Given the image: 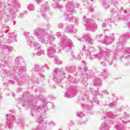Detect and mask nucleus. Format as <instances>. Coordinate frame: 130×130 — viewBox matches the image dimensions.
Listing matches in <instances>:
<instances>
[{"instance_id": "obj_45", "label": "nucleus", "mask_w": 130, "mask_h": 130, "mask_svg": "<svg viewBox=\"0 0 130 130\" xmlns=\"http://www.w3.org/2000/svg\"><path fill=\"white\" fill-rule=\"evenodd\" d=\"M115 128H118V129H120V128H118V127H119V125H118L117 126H115Z\"/></svg>"}, {"instance_id": "obj_2", "label": "nucleus", "mask_w": 130, "mask_h": 130, "mask_svg": "<svg viewBox=\"0 0 130 130\" xmlns=\"http://www.w3.org/2000/svg\"><path fill=\"white\" fill-rule=\"evenodd\" d=\"M83 25L85 26L86 30L88 31H94L97 29V25L94 20L90 19H87L86 16L83 17Z\"/></svg>"}, {"instance_id": "obj_58", "label": "nucleus", "mask_w": 130, "mask_h": 130, "mask_svg": "<svg viewBox=\"0 0 130 130\" xmlns=\"http://www.w3.org/2000/svg\"><path fill=\"white\" fill-rule=\"evenodd\" d=\"M62 72H63V74H64V71H62Z\"/></svg>"}, {"instance_id": "obj_47", "label": "nucleus", "mask_w": 130, "mask_h": 130, "mask_svg": "<svg viewBox=\"0 0 130 130\" xmlns=\"http://www.w3.org/2000/svg\"><path fill=\"white\" fill-rule=\"evenodd\" d=\"M78 124H79V125H82V122H81V121H79L78 122Z\"/></svg>"}, {"instance_id": "obj_49", "label": "nucleus", "mask_w": 130, "mask_h": 130, "mask_svg": "<svg viewBox=\"0 0 130 130\" xmlns=\"http://www.w3.org/2000/svg\"><path fill=\"white\" fill-rule=\"evenodd\" d=\"M124 14H127V10H124Z\"/></svg>"}, {"instance_id": "obj_31", "label": "nucleus", "mask_w": 130, "mask_h": 130, "mask_svg": "<svg viewBox=\"0 0 130 130\" xmlns=\"http://www.w3.org/2000/svg\"><path fill=\"white\" fill-rule=\"evenodd\" d=\"M56 8H57V9H61V5L59 4H56Z\"/></svg>"}, {"instance_id": "obj_43", "label": "nucleus", "mask_w": 130, "mask_h": 130, "mask_svg": "<svg viewBox=\"0 0 130 130\" xmlns=\"http://www.w3.org/2000/svg\"><path fill=\"white\" fill-rule=\"evenodd\" d=\"M40 76L41 78H44L45 77L43 74H40Z\"/></svg>"}, {"instance_id": "obj_22", "label": "nucleus", "mask_w": 130, "mask_h": 130, "mask_svg": "<svg viewBox=\"0 0 130 130\" xmlns=\"http://www.w3.org/2000/svg\"><path fill=\"white\" fill-rule=\"evenodd\" d=\"M27 9L29 10L30 12H32V11H34V10H35V8L33 5L29 4L27 6Z\"/></svg>"}, {"instance_id": "obj_56", "label": "nucleus", "mask_w": 130, "mask_h": 130, "mask_svg": "<svg viewBox=\"0 0 130 130\" xmlns=\"http://www.w3.org/2000/svg\"><path fill=\"white\" fill-rule=\"evenodd\" d=\"M27 11H24V12H23V13H24V14H27Z\"/></svg>"}, {"instance_id": "obj_40", "label": "nucleus", "mask_w": 130, "mask_h": 130, "mask_svg": "<svg viewBox=\"0 0 130 130\" xmlns=\"http://www.w3.org/2000/svg\"><path fill=\"white\" fill-rule=\"evenodd\" d=\"M74 58H75V59H80V56H74Z\"/></svg>"}, {"instance_id": "obj_34", "label": "nucleus", "mask_w": 130, "mask_h": 130, "mask_svg": "<svg viewBox=\"0 0 130 130\" xmlns=\"http://www.w3.org/2000/svg\"><path fill=\"white\" fill-rule=\"evenodd\" d=\"M49 125L50 126H54L55 124H54V123H53V122H51L49 124Z\"/></svg>"}, {"instance_id": "obj_39", "label": "nucleus", "mask_w": 130, "mask_h": 130, "mask_svg": "<svg viewBox=\"0 0 130 130\" xmlns=\"http://www.w3.org/2000/svg\"><path fill=\"white\" fill-rule=\"evenodd\" d=\"M8 50H9V51H12V50H13V47H8Z\"/></svg>"}, {"instance_id": "obj_33", "label": "nucleus", "mask_w": 130, "mask_h": 130, "mask_svg": "<svg viewBox=\"0 0 130 130\" xmlns=\"http://www.w3.org/2000/svg\"><path fill=\"white\" fill-rule=\"evenodd\" d=\"M129 50H130V48H128L127 49H126V53L127 54H129Z\"/></svg>"}, {"instance_id": "obj_64", "label": "nucleus", "mask_w": 130, "mask_h": 130, "mask_svg": "<svg viewBox=\"0 0 130 130\" xmlns=\"http://www.w3.org/2000/svg\"><path fill=\"white\" fill-rule=\"evenodd\" d=\"M97 103H98V104L99 103L98 102V101H97Z\"/></svg>"}, {"instance_id": "obj_63", "label": "nucleus", "mask_w": 130, "mask_h": 130, "mask_svg": "<svg viewBox=\"0 0 130 130\" xmlns=\"http://www.w3.org/2000/svg\"><path fill=\"white\" fill-rule=\"evenodd\" d=\"M71 122L72 123H73V121H71Z\"/></svg>"}, {"instance_id": "obj_36", "label": "nucleus", "mask_w": 130, "mask_h": 130, "mask_svg": "<svg viewBox=\"0 0 130 130\" xmlns=\"http://www.w3.org/2000/svg\"><path fill=\"white\" fill-rule=\"evenodd\" d=\"M75 24L77 25L78 24V23H79V19L76 18L75 19Z\"/></svg>"}, {"instance_id": "obj_29", "label": "nucleus", "mask_w": 130, "mask_h": 130, "mask_svg": "<svg viewBox=\"0 0 130 130\" xmlns=\"http://www.w3.org/2000/svg\"><path fill=\"white\" fill-rule=\"evenodd\" d=\"M107 115H108V116H109V117H114V115L113 114V113H112L111 112L108 113Z\"/></svg>"}, {"instance_id": "obj_62", "label": "nucleus", "mask_w": 130, "mask_h": 130, "mask_svg": "<svg viewBox=\"0 0 130 130\" xmlns=\"http://www.w3.org/2000/svg\"><path fill=\"white\" fill-rule=\"evenodd\" d=\"M82 62H85V61H83Z\"/></svg>"}, {"instance_id": "obj_53", "label": "nucleus", "mask_w": 130, "mask_h": 130, "mask_svg": "<svg viewBox=\"0 0 130 130\" xmlns=\"http://www.w3.org/2000/svg\"><path fill=\"white\" fill-rule=\"evenodd\" d=\"M47 103V100H45V104H46Z\"/></svg>"}, {"instance_id": "obj_48", "label": "nucleus", "mask_w": 130, "mask_h": 130, "mask_svg": "<svg viewBox=\"0 0 130 130\" xmlns=\"http://www.w3.org/2000/svg\"><path fill=\"white\" fill-rule=\"evenodd\" d=\"M82 49L83 50H85L86 49V47L85 46V45H83Z\"/></svg>"}, {"instance_id": "obj_4", "label": "nucleus", "mask_w": 130, "mask_h": 130, "mask_svg": "<svg viewBox=\"0 0 130 130\" xmlns=\"http://www.w3.org/2000/svg\"><path fill=\"white\" fill-rule=\"evenodd\" d=\"M29 32L24 33V35L26 38V41L27 42V44L31 46V47H35V50H40L41 49V45L40 44H38L36 42H32V38L28 37V34Z\"/></svg>"}, {"instance_id": "obj_18", "label": "nucleus", "mask_w": 130, "mask_h": 130, "mask_svg": "<svg viewBox=\"0 0 130 130\" xmlns=\"http://www.w3.org/2000/svg\"><path fill=\"white\" fill-rule=\"evenodd\" d=\"M49 10V7L46 5H43L42 6L41 10H40V12L41 13H45V12H47Z\"/></svg>"}, {"instance_id": "obj_16", "label": "nucleus", "mask_w": 130, "mask_h": 130, "mask_svg": "<svg viewBox=\"0 0 130 130\" xmlns=\"http://www.w3.org/2000/svg\"><path fill=\"white\" fill-rule=\"evenodd\" d=\"M100 2L101 4H102L103 8L105 10L109 8V2L107 1V0H100Z\"/></svg>"}, {"instance_id": "obj_10", "label": "nucleus", "mask_w": 130, "mask_h": 130, "mask_svg": "<svg viewBox=\"0 0 130 130\" xmlns=\"http://www.w3.org/2000/svg\"><path fill=\"white\" fill-rule=\"evenodd\" d=\"M78 40L81 42H84V41H86L90 44H93V40L91 38V36L89 35H85L82 39H78Z\"/></svg>"}, {"instance_id": "obj_1", "label": "nucleus", "mask_w": 130, "mask_h": 130, "mask_svg": "<svg viewBox=\"0 0 130 130\" xmlns=\"http://www.w3.org/2000/svg\"><path fill=\"white\" fill-rule=\"evenodd\" d=\"M34 34L38 38L40 42L44 44L50 45L47 50V53L49 58L54 57L55 53H58L59 50L56 49L55 45L53 44V37L51 35H48L46 34L45 30L38 28L34 30Z\"/></svg>"}, {"instance_id": "obj_44", "label": "nucleus", "mask_w": 130, "mask_h": 130, "mask_svg": "<svg viewBox=\"0 0 130 130\" xmlns=\"http://www.w3.org/2000/svg\"><path fill=\"white\" fill-rule=\"evenodd\" d=\"M49 98H50V99H55V98L52 96H49Z\"/></svg>"}, {"instance_id": "obj_6", "label": "nucleus", "mask_w": 130, "mask_h": 130, "mask_svg": "<svg viewBox=\"0 0 130 130\" xmlns=\"http://www.w3.org/2000/svg\"><path fill=\"white\" fill-rule=\"evenodd\" d=\"M72 44H73V43L72 42V40L70 39L67 40V41L59 43V46L62 47L66 51H70V50H71V45H72Z\"/></svg>"}, {"instance_id": "obj_9", "label": "nucleus", "mask_w": 130, "mask_h": 130, "mask_svg": "<svg viewBox=\"0 0 130 130\" xmlns=\"http://www.w3.org/2000/svg\"><path fill=\"white\" fill-rule=\"evenodd\" d=\"M114 41V37L113 36H107L106 35L104 37L103 43H105L107 45H109V44H111L112 42Z\"/></svg>"}, {"instance_id": "obj_37", "label": "nucleus", "mask_w": 130, "mask_h": 130, "mask_svg": "<svg viewBox=\"0 0 130 130\" xmlns=\"http://www.w3.org/2000/svg\"><path fill=\"white\" fill-rule=\"evenodd\" d=\"M106 23H103V24H102V27H103V28H105L106 27Z\"/></svg>"}, {"instance_id": "obj_52", "label": "nucleus", "mask_w": 130, "mask_h": 130, "mask_svg": "<svg viewBox=\"0 0 130 130\" xmlns=\"http://www.w3.org/2000/svg\"><path fill=\"white\" fill-rule=\"evenodd\" d=\"M93 102H94V103H96V102L94 101H91L90 103H93Z\"/></svg>"}, {"instance_id": "obj_59", "label": "nucleus", "mask_w": 130, "mask_h": 130, "mask_svg": "<svg viewBox=\"0 0 130 130\" xmlns=\"http://www.w3.org/2000/svg\"><path fill=\"white\" fill-rule=\"evenodd\" d=\"M76 8H79L78 6H77V5H76Z\"/></svg>"}, {"instance_id": "obj_32", "label": "nucleus", "mask_w": 130, "mask_h": 130, "mask_svg": "<svg viewBox=\"0 0 130 130\" xmlns=\"http://www.w3.org/2000/svg\"><path fill=\"white\" fill-rule=\"evenodd\" d=\"M96 38H98V39H99L100 42H103V40L101 39V37L100 36H97Z\"/></svg>"}, {"instance_id": "obj_8", "label": "nucleus", "mask_w": 130, "mask_h": 130, "mask_svg": "<svg viewBox=\"0 0 130 130\" xmlns=\"http://www.w3.org/2000/svg\"><path fill=\"white\" fill-rule=\"evenodd\" d=\"M7 120L8 121L7 122V125L9 128L11 127H13L14 125V120H15V116L14 115L9 114L7 115Z\"/></svg>"}, {"instance_id": "obj_57", "label": "nucleus", "mask_w": 130, "mask_h": 130, "mask_svg": "<svg viewBox=\"0 0 130 130\" xmlns=\"http://www.w3.org/2000/svg\"><path fill=\"white\" fill-rule=\"evenodd\" d=\"M15 24H16V21H14V25H15Z\"/></svg>"}, {"instance_id": "obj_50", "label": "nucleus", "mask_w": 130, "mask_h": 130, "mask_svg": "<svg viewBox=\"0 0 130 130\" xmlns=\"http://www.w3.org/2000/svg\"><path fill=\"white\" fill-rule=\"evenodd\" d=\"M47 111V108L46 107L45 108V112H46Z\"/></svg>"}, {"instance_id": "obj_42", "label": "nucleus", "mask_w": 130, "mask_h": 130, "mask_svg": "<svg viewBox=\"0 0 130 130\" xmlns=\"http://www.w3.org/2000/svg\"><path fill=\"white\" fill-rule=\"evenodd\" d=\"M14 12H17L18 9H17V7H14Z\"/></svg>"}, {"instance_id": "obj_41", "label": "nucleus", "mask_w": 130, "mask_h": 130, "mask_svg": "<svg viewBox=\"0 0 130 130\" xmlns=\"http://www.w3.org/2000/svg\"><path fill=\"white\" fill-rule=\"evenodd\" d=\"M42 16H43V18H44L45 19H46V15L44 14H42Z\"/></svg>"}, {"instance_id": "obj_24", "label": "nucleus", "mask_w": 130, "mask_h": 130, "mask_svg": "<svg viewBox=\"0 0 130 130\" xmlns=\"http://www.w3.org/2000/svg\"><path fill=\"white\" fill-rule=\"evenodd\" d=\"M77 116H78L79 117H83V116H85V114L83 113V112H77L76 113Z\"/></svg>"}, {"instance_id": "obj_11", "label": "nucleus", "mask_w": 130, "mask_h": 130, "mask_svg": "<svg viewBox=\"0 0 130 130\" xmlns=\"http://www.w3.org/2000/svg\"><path fill=\"white\" fill-rule=\"evenodd\" d=\"M66 9L67 12L73 13V11H74V4L73 3V2H67L66 4Z\"/></svg>"}, {"instance_id": "obj_54", "label": "nucleus", "mask_w": 130, "mask_h": 130, "mask_svg": "<svg viewBox=\"0 0 130 130\" xmlns=\"http://www.w3.org/2000/svg\"><path fill=\"white\" fill-rule=\"evenodd\" d=\"M36 1L37 2L38 4H39V2H40V0H36Z\"/></svg>"}, {"instance_id": "obj_20", "label": "nucleus", "mask_w": 130, "mask_h": 130, "mask_svg": "<svg viewBox=\"0 0 130 130\" xmlns=\"http://www.w3.org/2000/svg\"><path fill=\"white\" fill-rule=\"evenodd\" d=\"M126 38H127V37H124V36H122L120 37L119 39V41L120 42V43H122L123 42V45H124V44H125V42H123V41H124V40H125V39H126Z\"/></svg>"}, {"instance_id": "obj_35", "label": "nucleus", "mask_w": 130, "mask_h": 130, "mask_svg": "<svg viewBox=\"0 0 130 130\" xmlns=\"http://www.w3.org/2000/svg\"><path fill=\"white\" fill-rule=\"evenodd\" d=\"M63 26H64V25L63 24H62V23H60V24H59V27L60 28H63Z\"/></svg>"}, {"instance_id": "obj_19", "label": "nucleus", "mask_w": 130, "mask_h": 130, "mask_svg": "<svg viewBox=\"0 0 130 130\" xmlns=\"http://www.w3.org/2000/svg\"><path fill=\"white\" fill-rule=\"evenodd\" d=\"M100 129L101 130H108L109 129V127L108 126V124L107 123H105L102 124Z\"/></svg>"}, {"instance_id": "obj_26", "label": "nucleus", "mask_w": 130, "mask_h": 130, "mask_svg": "<svg viewBox=\"0 0 130 130\" xmlns=\"http://www.w3.org/2000/svg\"><path fill=\"white\" fill-rule=\"evenodd\" d=\"M38 71H39V65H36L34 68V71L38 72Z\"/></svg>"}, {"instance_id": "obj_60", "label": "nucleus", "mask_w": 130, "mask_h": 130, "mask_svg": "<svg viewBox=\"0 0 130 130\" xmlns=\"http://www.w3.org/2000/svg\"><path fill=\"white\" fill-rule=\"evenodd\" d=\"M104 66H105V67H106V63H105Z\"/></svg>"}, {"instance_id": "obj_5", "label": "nucleus", "mask_w": 130, "mask_h": 130, "mask_svg": "<svg viewBox=\"0 0 130 130\" xmlns=\"http://www.w3.org/2000/svg\"><path fill=\"white\" fill-rule=\"evenodd\" d=\"M56 83H60L61 80L63 79V76H61L60 70L55 69L54 71V78H53Z\"/></svg>"}, {"instance_id": "obj_23", "label": "nucleus", "mask_w": 130, "mask_h": 130, "mask_svg": "<svg viewBox=\"0 0 130 130\" xmlns=\"http://www.w3.org/2000/svg\"><path fill=\"white\" fill-rule=\"evenodd\" d=\"M42 54H44V51L43 50H41V51H38L36 52V55H38V56H40V55H42Z\"/></svg>"}, {"instance_id": "obj_51", "label": "nucleus", "mask_w": 130, "mask_h": 130, "mask_svg": "<svg viewBox=\"0 0 130 130\" xmlns=\"http://www.w3.org/2000/svg\"><path fill=\"white\" fill-rule=\"evenodd\" d=\"M88 121V120H86L85 121H83V123H86Z\"/></svg>"}, {"instance_id": "obj_17", "label": "nucleus", "mask_w": 130, "mask_h": 130, "mask_svg": "<svg viewBox=\"0 0 130 130\" xmlns=\"http://www.w3.org/2000/svg\"><path fill=\"white\" fill-rule=\"evenodd\" d=\"M93 84L95 86H100L102 84L101 79L99 78H95L93 81Z\"/></svg>"}, {"instance_id": "obj_28", "label": "nucleus", "mask_w": 130, "mask_h": 130, "mask_svg": "<svg viewBox=\"0 0 130 130\" xmlns=\"http://www.w3.org/2000/svg\"><path fill=\"white\" fill-rule=\"evenodd\" d=\"M55 63H56V64H60V60H59V59L57 58H56Z\"/></svg>"}, {"instance_id": "obj_14", "label": "nucleus", "mask_w": 130, "mask_h": 130, "mask_svg": "<svg viewBox=\"0 0 130 130\" xmlns=\"http://www.w3.org/2000/svg\"><path fill=\"white\" fill-rule=\"evenodd\" d=\"M64 17H65V20L66 21H71L74 19V16L72 13L70 12L66 11L64 14Z\"/></svg>"}, {"instance_id": "obj_15", "label": "nucleus", "mask_w": 130, "mask_h": 130, "mask_svg": "<svg viewBox=\"0 0 130 130\" xmlns=\"http://www.w3.org/2000/svg\"><path fill=\"white\" fill-rule=\"evenodd\" d=\"M66 32H69L70 33H72V34H75V33H77V30L74 29V25L71 24L66 28Z\"/></svg>"}, {"instance_id": "obj_30", "label": "nucleus", "mask_w": 130, "mask_h": 130, "mask_svg": "<svg viewBox=\"0 0 130 130\" xmlns=\"http://www.w3.org/2000/svg\"><path fill=\"white\" fill-rule=\"evenodd\" d=\"M87 71H88V68H87V67H85L83 68L82 71L84 73H86V72H87Z\"/></svg>"}, {"instance_id": "obj_7", "label": "nucleus", "mask_w": 130, "mask_h": 130, "mask_svg": "<svg viewBox=\"0 0 130 130\" xmlns=\"http://www.w3.org/2000/svg\"><path fill=\"white\" fill-rule=\"evenodd\" d=\"M77 91H78V89H77L76 87H72L64 94V97L67 98H73V97H75V94H73V93H74V92H77Z\"/></svg>"}, {"instance_id": "obj_38", "label": "nucleus", "mask_w": 130, "mask_h": 130, "mask_svg": "<svg viewBox=\"0 0 130 130\" xmlns=\"http://www.w3.org/2000/svg\"><path fill=\"white\" fill-rule=\"evenodd\" d=\"M89 10L90 11V12H94V9H93V8H89Z\"/></svg>"}, {"instance_id": "obj_27", "label": "nucleus", "mask_w": 130, "mask_h": 130, "mask_svg": "<svg viewBox=\"0 0 130 130\" xmlns=\"http://www.w3.org/2000/svg\"><path fill=\"white\" fill-rule=\"evenodd\" d=\"M116 106V103H112L109 105V106L111 108H112V107H115Z\"/></svg>"}, {"instance_id": "obj_25", "label": "nucleus", "mask_w": 130, "mask_h": 130, "mask_svg": "<svg viewBox=\"0 0 130 130\" xmlns=\"http://www.w3.org/2000/svg\"><path fill=\"white\" fill-rule=\"evenodd\" d=\"M102 76H103V77H102V79H104V80H105L106 79V75H107V72L105 71V70H104V73H102Z\"/></svg>"}, {"instance_id": "obj_3", "label": "nucleus", "mask_w": 130, "mask_h": 130, "mask_svg": "<svg viewBox=\"0 0 130 130\" xmlns=\"http://www.w3.org/2000/svg\"><path fill=\"white\" fill-rule=\"evenodd\" d=\"M22 59L21 56L17 57L15 59V65L13 68L14 72H15L19 76L23 73V71L26 72V67L19 66H21V61H22ZM21 70H22L23 71Z\"/></svg>"}, {"instance_id": "obj_21", "label": "nucleus", "mask_w": 130, "mask_h": 130, "mask_svg": "<svg viewBox=\"0 0 130 130\" xmlns=\"http://www.w3.org/2000/svg\"><path fill=\"white\" fill-rule=\"evenodd\" d=\"M16 123L18 124V125H19V126H24V123L22 120H16Z\"/></svg>"}, {"instance_id": "obj_12", "label": "nucleus", "mask_w": 130, "mask_h": 130, "mask_svg": "<svg viewBox=\"0 0 130 130\" xmlns=\"http://www.w3.org/2000/svg\"><path fill=\"white\" fill-rule=\"evenodd\" d=\"M56 35L57 36V37H58V38L61 39V42L60 43H62V42H64L67 41V40L69 39L66 36H63L62 32H58L56 34Z\"/></svg>"}, {"instance_id": "obj_13", "label": "nucleus", "mask_w": 130, "mask_h": 130, "mask_svg": "<svg viewBox=\"0 0 130 130\" xmlns=\"http://www.w3.org/2000/svg\"><path fill=\"white\" fill-rule=\"evenodd\" d=\"M9 37L8 39V42L9 43H12V42H15L16 41V34L10 32Z\"/></svg>"}, {"instance_id": "obj_55", "label": "nucleus", "mask_w": 130, "mask_h": 130, "mask_svg": "<svg viewBox=\"0 0 130 130\" xmlns=\"http://www.w3.org/2000/svg\"><path fill=\"white\" fill-rule=\"evenodd\" d=\"M105 93V94H109V92H108V91H106Z\"/></svg>"}, {"instance_id": "obj_46", "label": "nucleus", "mask_w": 130, "mask_h": 130, "mask_svg": "<svg viewBox=\"0 0 130 130\" xmlns=\"http://www.w3.org/2000/svg\"><path fill=\"white\" fill-rule=\"evenodd\" d=\"M107 21H108V22H111V19H110V18L108 19H107Z\"/></svg>"}, {"instance_id": "obj_61", "label": "nucleus", "mask_w": 130, "mask_h": 130, "mask_svg": "<svg viewBox=\"0 0 130 130\" xmlns=\"http://www.w3.org/2000/svg\"><path fill=\"white\" fill-rule=\"evenodd\" d=\"M66 69V71H67L68 70V68H65Z\"/></svg>"}]
</instances>
